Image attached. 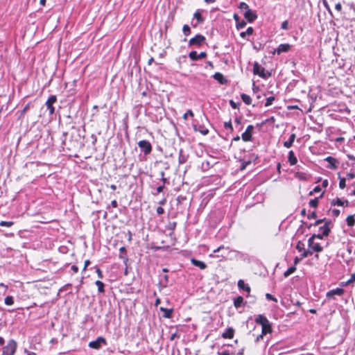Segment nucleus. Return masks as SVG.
I'll use <instances>...</instances> for the list:
<instances>
[{
    "label": "nucleus",
    "instance_id": "f257e3e1",
    "mask_svg": "<svg viewBox=\"0 0 355 355\" xmlns=\"http://www.w3.org/2000/svg\"><path fill=\"white\" fill-rule=\"evenodd\" d=\"M17 344L14 339H10L7 344L1 347V355H14L17 351Z\"/></svg>",
    "mask_w": 355,
    "mask_h": 355
},
{
    "label": "nucleus",
    "instance_id": "f03ea898",
    "mask_svg": "<svg viewBox=\"0 0 355 355\" xmlns=\"http://www.w3.org/2000/svg\"><path fill=\"white\" fill-rule=\"evenodd\" d=\"M253 73L258 75L262 78H268L271 76V73L266 71L257 62H255L253 65Z\"/></svg>",
    "mask_w": 355,
    "mask_h": 355
},
{
    "label": "nucleus",
    "instance_id": "7ed1b4c3",
    "mask_svg": "<svg viewBox=\"0 0 355 355\" xmlns=\"http://www.w3.org/2000/svg\"><path fill=\"white\" fill-rule=\"evenodd\" d=\"M206 41V38L201 34H198L195 37L191 38L189 41V46L200 47Z\"/></svg>",
    "mask_w": 355,
    "mask_h": 355
},
{
    "label": "nucleus",
    "instance_id": "20e7f679",
    "mask_svg": "<svg viewBox=\"0 0 355 355\" xmlns=\"http://www.w3.org/2000/svg\"><path fill=\"white\" fill-rule=\"evenodd\" d=\"M138 146L145 155H149L153 150L151 144L148 140H141L138 142Z\"/></svg>",
    "mask_w": 355,
    "mask_h": 355
},
{
    "label": "nucleus",
    "instance_id": "39448f33",
    "mask_svg": "<svg viewBox=\"0 0 355 355\" xmlns=\"http://www.w3.org/2000/svg\"><path fill=\"white\" fill-rule=\"evenodd\" d=\"M254 129V128L252 125H248L245 131L241 135V138L243 141L247 142L252 140V132Z\"/></svg>",
    "mask_w": 355,
    "mask_h": 355
},
{
    "label": "nucleus",
    "instance_id": "423d86ee",
    "mask_svg": "<svg viewBox=\"0 0 355 355\" xmlns=\"http://www.w3.org/2000/svg\"><path fill=\"white\" fill-rule=\"evenodd\" d=\"M71 129L72 132L71 133V137L73 140V142L78 144L80 141V139L83 137V136L80 133V128H77L75 126H72Z\"/></svg>",
    "mask_w": 355,
    "mask_h": 355
},
{
    "label": "nucleus",
    "instance_id": "0eeeda50",
    "mask_svg": "<svg viewBox=\"0 0 355 355\" xmlns=\"http://www.w3.org/2000/svg\"><path fill=\"white\" fill-rule=\"evenodd\" d=\"M57 101V97L55 95H51L49 97L47 101H46V106L49 111L50 115H52L55 112V107H53V104Z\"/></svg>",
    "mask_w": 355,
    "mask_h": 355
},
{
    "label": "nucleus",
    "instance_id": "6e6552de",
    "mask_svg": "<svg viewBox=\"0 0 355 355\" xmlns=\"http://www.w3.org/2000/svg\"><path fill=\"white\" fill-rule=\"evenodd\" d=\"M102 344L106 345V340L104 338L100 336L98 337L96 340L91 341L89 343V347L92 349H98L101 347Z\"/></svg>",
    "mask_w": 355,
    "mask_h": 355
},
{
    "label": "nucleus",
    "instance_id": "1a4fd4ad",
    "mask_svg": "<svg viewBox=\"0 0 355 355\" xmlns=\"http://www.w3.org/2000/svg\"><path fill=\"white\" fill-rule=\"evenodd\" d=\"M344 292L345 291L343 288H336V289L330 290L328 291L326 296L328 300H334L336 295L341 296L343 295Z\"/></svg>",
    "mask_w": 355,
    "mask_h": 355
},
{
    "label": "nucleus",
    "instance_id": "9d476101",
    "mask_svg": "<svg viewBox=\"0 0 355 355\" xmlns=\"http://www.w3.org/2000/svg\"><path fill=\"white\" fill-rule=\"evenodd\" d=\"M308 246L311 248L313 252H320L322 251L323 248L318 243H315L314 240L309 238L308 240Z\"/></svg>",
    "mask_w": 355,
    "mask_h": 355
},
{
    "label": "nucleus",
    "instance_id": "9b49d317",
    "mask_svg": "<svg viewBox=\"0 0 355 355\" xmlns=\"http://www.w3.org/2000/svg\"><path fill=\"white\" fill-rule=\"evenodd\" d=\"M207 54L206 52H201L200 53L198 54L196 51H192L189 53V58L192 61H196L200 59L205 58L207 57Z\"/></svg>",
    "mask_w": 355,
    "mask_h": 355
},
{
    "label": "nucleus",
    "instance_id": "f8f14e48",
    "mask_svg": "<svg viewBox=\"0 0 355 355\" xmlns=\"http://www.w3.org/2000/svg\"><path fill=\"white\" fill-rule=\"evenodd\" d=\"M324 160L328 162V166H327L328 168L330 169H336L338 168L339 162L336 158L328 156Z\"/></svg>",
    "mask_w": 355,
    "mask_h": 355
},
{
    "label": "nucleus",
    "instance_id": "ddd939ff",
    "mask_svg": "<svg viewBox=\"0 0 355 355\" xmlns=\"http://www.w3.org/2000/svg\"><path fill=\"white\" fill-rule=\"evenodd\" d=\"M244 17L248 20V22L252 23L254 21H255L257 18V15L256 12L251 9H248L244 12Z\"/></svg>",
    "mask_w": 355,
    "mask_h": 355
},
{
    "label": "nucleus",
    "instance_id": "4468645a",
    "mask_svg": "<svg viewBox=\"0 0 355 355\" xmlns=\"http://www.w3.org/2000/svg\"><path fill=\"white\" fill-rule=\"evenodd\" d=\"M291 45L289 44H281L276 49L277 54L280 55L282 53L288 52L291 50Z\"/></svg>",
    "mask_w": 355,
    "mask_h": 355
},
{
    "label": "nucleus",
    "instance_id": "2eb2a0df",
    "mask_svg": "<svg viewBox=\"0 0 355 355\" xmlns=\"http://www.w3.org/2000/svg\"><path fill=\"white\" fill-rule=\"evenodd\" d=\"M235 330L233 327H228L221 335L225 339H232L234 338Z\"/></svg>",
    "mask_w": 355,
    "mask_h": 355
},
{
    "label": "nucleus",
    "instance_id": "dca6fc26",
    "mask_svg": "<svg viewBox=\"0 0 355 355\" xmlns=\"http://www.w3.org/2000/svg\"><path fill=\"white\" fill-rule=\"evenodd\" d=\"M213 78L221 85H226L228 82L224 76L220 72L215 73L213 75Z\"/></svg>",
    "mask_w": 355,
    "mask_h": 355
},
{
    "label": "nucleus",
    "instance_id": "f3484780",
    "mask_svg": "<svg viewBox=\"0 0 355 355\" xmlns=\"http://www.w3.org/2000/svg\"><path fill=\"white\" fill-rule=\"evenodd\" d=\"M193 130L200 132L202 135H207L209 133V130L203 125H193Z\"/></svg>",
    "mask_w": 355,
    "mask_h": 355
},
{
    "label": "nucleus",
    "instance_id": "a211bd4d",
    "mask_svg": "<svg viewBox=\"0 0 355 355\" xmlns=\"http://www.w3.org/2000/svg\"><path fill=\"white\" fill-rule=\"evenodd\" d=\"M191 262L193 266L198 267L202 270H204L207 268V264L205 262L196 259L194 258L191 259Z\"/></svg>",
    "mask_w": 355,
    "mask_h": 355
},
{
    "label": "nucleus",
    "instance_id": "6ab92c4d",
    "mask_svg": "<svg viewBox=\"0 0 355 355\" xmlns=\"http://www.w3.org/2000/svg\"><path fill=\"white\" fill-rule=\"evenodd\" d=\"M261 327H262V329H261L262 335H266L267 334L272 332V326H271V323L269 322V320L268 322H266Z\"/></svg>",
    "mask_w": 355,
    "mask_h": 355
},
{
    "label": "nucleus",
    "instance_id": "aec40b11",
    "mask_svg": "<svg viewBox=\"0 0 355 355\" xmlns=\"http://www.w3.org/2000/svg\"><path fill=\"white\" fill-rule=\"evenodd\" d=\"M160 311L164 313L163 317L165 318H171L173 313V309H166L160 307Z\"/></svg>",
    "mask_w": 355,
    "mask_h": 355
},
{
    "label": "nucleus",
    "instance_id": "412c9836",
    "mask_svg": "<svg viewBox=\"0 0 355 355\" xmlns=\"http://www.w3.org/2000/svg\"><path fill=\"white\" fill-rule=\"evenodd\" d=\"M120 254L119 258L123 259V262L126 263L128 261V257L126 255V248L125 247L123 246L121 247L119 249Z\"/></svg>",
    "mask_w": 355,
    "mask_h": 355
},
{
    "label": "nucleus",
    "instance_id": "4be33fe9",
    "mask_svg": "<svg viewBox=\"0 0 355 355\" xmlns=\"http://www.w3.org/2000/svg\"><path fill=\"white\" fill-rule=\"evenodd\" d=\"M254 320L257 324H259L261 326L268 321L266 316L261 314L257 315Z\"/></svg>",
    "mask_w": 355,
    "mask_h": 355
},
{
    "label": "nucleus",
    "instance_id": "5701e85b",
    "mask_svg": "<svg viewBox=\"0 0 355 355\" xmlns=\"http://www.w3.org/2000/svg\"><path fill=\"white\" fill-rule=\"evenodd\" d=\"M238 286L240 289H242V290L246 291L248 293H250V287L249 286L248 284H245L243 280H242V279L239 280Z\"/></svg>",
    "mask_w": 355,
    "mask_h": 355
},
{
    "label": "nucleus",
    "instance_id": "b1692460",
    "mask_svg": "<svg viewBox=\"0 0 355 355\" xmlns=\"http://www.w3.org/2000/svg\"><path fill=\"white\" fill-rule=\"evenodd\" d=\"M295 137H296L295 134H294V133L291 134L290 135L288 140L284 142V146L287 148H291L293 146V144L295 141Z\"/></svg>",
    "mask_w": 355,
    "mask_h": 355
},
{
    "label": "nucleus",
    "instance_id": "393cba45",
    "mask_svg": "<svg viewBox=\"0 0 355 355\" xmlns=\"http://www.w3.org/2000/svg\"><path fill=\"white\" fill-rule=\"evenodd\" d=\"M288 159V162L290 163V164L291 166L296 164L297 162V159L295 157L293 150L289 151Z\"/></svg>",
    "mask_w": 355,
    "mask_h": 355
},
{
    "label": "nucleus",
    "instance_id": "a878e982",
    "mask_svg": "<svg viewBox=\"0 0 355 355\" xmlns=\"http://www.w3.org/2000/svg\"><path fill=\"white\" fill-rule=\"evenodd\" d=\"M319 230L322 233V236H328L331 232V227L322 225L320 227Z\"/></svg>",
    "mask_w": 355,
    "mask_h": 355
},
{
    "label": "nucleus",
    "instance_id": "bb28decb",
    "mask_svg": "<svg viewBox=\"0 0 355 355\" xmlns=\"http://www.w3.org/2000/svg\"><path fill=\"white\" fill-rule=\"evenodd\" d=\"M243 304V298L241 296H238L234 300V305L236 308H239Z\"/></svg>",
    "mask_w": 355,
    "mask_h": 355
},
{
    "label": "nucleus",
    "instance_id": "cd10ccee",
    "mask_svg": "<svg viewBox=\"0 0 355 355\" xmlns=\"http://www.w3.org/2000/svg\"><path fill=\"white\" fill-rule=\"evenodd\" d=\"M254 33V29L252 27H248L245 31L240 33V36L242 38H245L246 35H251Z\"/></svg>",
    "mask_w": 355,
    "mask_h": 355
},
{
    "label": "nucleus",
    "instance_id": "c85d7f7f",
    "mask_svg": "<svg viewBox=\"0 0 355 355\" xmlns=\"http://www.w3.org/2000/svg\"><path fill=\"white\" fill-rule=\"evenodd\" d=\"M193 18L196 19L197 20V22L200 24H202L205 21V19L204 17H202L200 10H197L193 14Z\"/></svg>",
    "mask_w": 355,
    "mask_h": 355
},
{
    "label": "nucleus",
    "instance_id": "c756f323",
    "mask_svg": "<svg viewBox=\"0 0 355 355\" xmlns=\"http://www.w3.org/2000/svg\"><path fill=\"white\" fill-rule=\"evenodd\" d=\"M346 222L349 227H353L355 225L354 215H349L346 218Z\"/></svg>",
    "mask_w": 355,
    "mask_h": 355
},
{
    "label": "nucleus",
    "instance_id": "7c9ffc66",
    "mask_svg": "<svg viewBox=\"0 0 355 355\" xmlns=\"http://www.w3.org/2000/svg\"><path fill=\"white\" fill-rule=\"evenodd\" d=\"M241 98L242 101L246 104V105H250L252 103V98L251 97L245 94H241Z\"/></svg>",
    "mask_w": 355,
    "mask_h": 355
},
{
    "label": "nucleus",
    "instance_id": "2f4dec72",
    "mask_svg": "<svg viewBox=\"0 0 355 355\" xmlns=\"http://www.w3.org/2000/svg\"><path fill=\"white\" fill-rule=\"evenodd\" d=\"M159 284L161 285L163 288L167 287L168 284V276L167 275H164L162 277V279L159 281Z\"/></svg>",
    "mask_w": 355,
    "mask_h": 355
},
{
    "label": "nucleus",
    "instance_id": "473e14b6",
    "mask_svg": "<svg viewBox=\"0 0 355 355\" xmlns=\"http://www.w3.org/2000/svg\"><path fill=\"white\" fill-rule=\"evenodd\" d=\"M95 284L98 286V291L99 293H105V289H104L105 285H104L103 282H102L100 280H97V281H96Z\"/></svg>",
    "mask_w": 355,
    "mask_h": 355
},
{
    "label": "nucleus",
    "instance_id": "72a5a7b5",
    "mask_svg": "<svg viewBox=\"0 0 355 355\" xmlns=\"http://www.w3.org/2000/svg\"><path fill=\"white\" fill-rule=\"evenodd\" d=\"M331 206H344V202H343V200L339 198H336V199H334L331 202Z\"/></svg>",
    "mask_w": 355,
    "mask_h": 355
},
{
    "label": "nucleus",
    "instance_id": "f704fd0d",
    "mask_svg": "<svg viewBox=\"0 0 355 355\" xmlns=\"http://www.w3.org/2000/svg\"><path fill=\"white\" fill-rule=\"evenodd\" d=\"M295 270H296V266L293 265V266H291L290 268H288L286 272H284V276L285 277H287L289 275H291V274H293Z\"/></svg>",
    "mask_w": 355,
    "mask_h": 355
},
{
    "label": "nucleus",
    "instance_id": "c9c22d12",
    "mask_svg": "<svg viewBox=\"0 0 355 355\" xmlns=\"http://www.w3.org/2000/svg\"><path fill=\"white\" fill-rule=\"evenodd\" d=\"M338 178H339V187L341 189H343L345 188L346 187V179L345 178H342L340 176V174L338 173Z\"/></svg>",
    "mask_w": 355,
    "mask_h": 355
},
{
    "label": "nucleus",
    "instance_id": "e433bc0d",
    "mask_svg": "<svg viewBox=\"0 0 355 355\" xmlns=\"http://www.w3.org/2000/svg\"><path fill=\"white\" fill-rule=\"evenodd\" d=\"M319 204V198H315L309 201V205L310 207L317 208Z\"/></svg>",
    "mask_w": 355,
    "mask_h": 355
},
{
    "label": "nucleus",
    "instance_id": "4c0bfd02",
    "mask_svg": "<svg viewBox=\"0 0 355 355\" xmlns=\"http://www.w3.org/2000/svg\"><path fill=\"white\" fill-rule=\"evenodd\" d=\"M4 303L8 306L12 305L14 304L13 297L10 295L6 296L4 299Z\"/></svg>",
    "mask_w": 355,
    "mask_h": 355
},
{
    "label": "nucleus",
    "instance_id": "58836bf2",
    "mask_svg": "<svg viewBox=\"0 0 355 355\" xmlns=\"http://www.w3.org/2000/svg\"><path fill=\"white\" fill-rule=\"evenodd\" d=\"M182 150L181 149L179 153L178 162L180 164H182L187 162V157L182 154Z\"/></svg>",
    "mask_w": 355,
    "mask_h": 355
},
{
    "label": "nucleus",
    "instance_id": "ea45409f",
    "mask_svg": "<svg viewBox=\"0 0 355 355\" xmlns=\"http://www.w3.org/2000/svg\"><path fill=\"white\" fill-rule=\"evenodd\" d=\"M223 126L225 129L229 130L230 132H232L234 130L231 120L225 122Z\"/></svg>",
    "mask_w": 355,
    "mask_h": 355
},
{
    "label": "nucleus",
    "instance_id": "a19ab883",
    "mask_svg": "<svg viewBox=\"0 0 355 355\" xmlns=\"http://www.w3.org/2000/svg\"><path fill=\"white\" fill-rule=\"evenodd\" d=\"M182 32L185 36H188L191 33L190 27L188 25L184 24L182 27Z\"/></svg>",
    "mask_w": 355,
    "mask_h": 355
},
{
    "label": "nucleus",
    "instance_id": "79ce46f5",
    "mask_svg": "<svg viewBox=\"0 0 355 355\" xmlns=\"http://www.w3.org/2000/svg\"><path fill=\"white\" fill-rule=\"evenodd\" d=\"M303 252L301 254V256H302V258H306L309 255H311L313 254V250H305L304 248V250H302Z\"/></svg>",
    "mask_w": 355,
    "mask_h": 355
},
{
    "label": "nucleus",
    "instance_id": "37998d69",
    "mask_svg": "<svg viewBox=\"0 0 355 355\" xmlns=\"http://www.w3.org/2000/svg\"><path fill=\"white\" fill-rule=\"evenodd\" d=\"M246 26L245 20H241L239 22L236 24V27L238 30L243 28Z\"/></svg>",
    "mask_w": 355,
    "mask_h": 355
},
{
    "label": "nucleus",
    "instance_id": "c03bdc74",
    "mask_svg": "<svg viewBox=\"0 0 355 355\" xmlns=\"http://www.w3.org/2000/svg\"><path fill=\"white\" fill-rule=\"evenodd\" d=\"M242 117H236L234 120V122L238 125L239 127V131H241L243 129V125L241 123Z\"/></svg>",
    "mask_w": 355,
    "mask_h": 355
},
{
    "label": "nucleus",
    "instance_id": "a18cd8bd",
    "mask_svg": "<svg viewBox=\"0 0 355 355\" xmlns=\"http://www.w3.org/2000/svg\"><path fill=\"white\" fill-rule=\"evenodd\" d=\"M275 96H273L267 98L266 103H265V106L268 107V106L271 105L272 104V102L275 101Z\"/></svg>",
    "mask_w": 355,
    "mask_h": 355
},
{
    "label": "nucleus",
    "instance_id": "49530a36",
    "mask_svg": "<svg viewBox=\"0 0 355 355\" xmlns=\"http://www.w3.org/2000/svg\"><path fill=\"white\" fill-rule=\"evenodd\" d=\"M324 220H325V218H322V219H318L314 223L308 225L307 227L309 229V228H311V226H318L320 223H323Z\"/></svg>",
    "mask_w": 355,
    "mask_h": 355
},
{
    "label": "nucleus",
    "instance_id": "de8ad7c7",
    "mask_svg": "<svg viewBox=\"0 0 355 355\" xmlns=\"http://www.w3.org/2000/svg\"><path fill=\"white\" fill-rule=\"evenodd\" d=\"M229 103L233 109L239 108V106L241 105L240 102L236 103L233 100H230Z\"/></svg>",
    "mask_w": 355,
    "mask_h": 355
},
{
    "label": "nucleus",
    "instance_id": "09e8293b",
    "mask_svg": "<svg viewBox=\"0 0 355 355\" xmlns=\"http://www.w3.org/2000/svg\"><path fill=\"white\" fill-rule=\"evenodd\" d=\"M304 244L300 241H298V243L296 245V249L299 252H302V250H304Z\"/></svg>",
    "mask_w": 355,
    "mask_h": 355
},
{
    "label": "nucleus",
    "instance_id": "8fccbe9b",
    "mask_svg": "<svg viewBox=\"0 0 355 355\" xmlns=\"http://www.w3.org/2000/svg\"><path fill=\"white\" fill-rule=\"evenodd\" d=\"M239 8L241 10H245V11L248 10V9H250L248 5L245 2H241L239 6Z\"/></svg>",
    "mask_w": 355,
    "mask_h": 355
},
{
    "label": "nucleus",
    "instance_id": "3c124183",
    "mask_svg": "<svg viewBox=\"0 0 355 355\" xmlns=\"http://www.w3.org/2000/svg\"><path fill=\"white\" fill-rule=\"evenodd\" d=\"M13 224L12 221H1L0 223V225L3 227H11Z\"/></svg>",
    "mask_w": 355,
    "mask_h": 355
},
{
    "label": "nucleus",
    "instance_id": "603ef678",
    "mask_svg": "<svg viewBox=\"0 0 355 355\" xmlns=\"http://www.w3.org/2000/svg\"><path fill=\"white\" fill-rule=\"evenodd\" d=\"M266 298L268 300H271V301L277 302V299L276 297H275L272 295L270 294V293H266Z\"/></svg>",
    "mask_w": 355,
    "mask_h": 355
},
{
    "label": "nucleus",
    "instance_id": "864d4df0",
    "mask_svg": "<svg viewBox=\"0 0 355 355\" xmlns=\"http://www.w3.org/2000/svg\"><path fill=\"white\" fill-rule=\"evenodd\" d=\"M30 108V103H27L25 107H24V109L21 111V114H20V116L19 117H21L24 116V114L29 110Z\"/></svg>",
    "mask_w": 355,
    "mask_h": 355
},
{
    "label": "nucleus",
    "instance_id": "5fc2aeb1",
    "mask_svg": "<svg viewBox=\"0 0 355 355\" xmlns=\"http://www.w3.org/2000/svg\"><path fill=\"white\" fill-rule=\"evenodd\" d=\"M188 116H193V113L192 112V110H188L187 112L186 113L184 114L183 115V119L184 120H187V118H188Z\"/></svg>",
    "mask_w": 355,
    "mask_h": 355
},
{
    "label": "nucleus",
    "instance_id": "6e6d98bb",
    "mask_svg": "<svg viewBox=\"0 0 355 355\" xmlns=\"http://www.w3.org/2000/svg\"><path fill=\"white\" fill-rule=\"evenodd\" d=\"M322 3L324 5V6L325 7V8L328 10V12L332 15V12H331V8L328 4V2L327 0H322Z\"/></svg>",
    "mask_w": 355,
    "mask_h": 355
},
{
    "label": "nucleus",
    "instance_id": "4d7b16f0",
    "mask_svg": "<svg viewBox=\"0 0 355 355\" xmlns=\"http://www.w3.org/2000/svg\"><path fill=\"white\" fill-rule=\"evenodd\" d=\"M325 236H322V233L321 234H313L310 238L312 239H322Z\"/></svg>",
    "mask_w": 355,
    "mask_h": 355
},
{
    "label": "nucleus",
    "instance_id": "13d9d810",
    "mask_svg": "<svg viewBox=\"0 0 355 355\" xmlns=\"http://www.w3.org/2000/svg\"><path fill=\"white\" fill-rule=\"evenodd\" d=\"M321 191V188L320 186H316L313 191L309 192V196L313 195V193H318Z\"/></svg>",
    "mask_w": 355,
    "mask_h": 355
},
{
    "label": "nucleus",
    "instance_id": "bf43d9fd",
    "mask_svg": "<svg viewBox=\"0 0 355 355\" xmlns=\"http://www.w3.org/2000/svg\"><path fill=\"white\" fill-rule=\"evenodd\" d=\"M281 28L284 30H287L288 28V21H284L282 23Z\"/></svg>",
    "mask_w": 355,
    "mask_h": 355
},
{
    "label": "nucleus",
    "instance_id": "052dcab7",
    "mask_svg": "<svg viewBox=\"0 0 355 355\" xmlns=\"http://www.w3.org/2000/svg\"><path fill=\"white\" fill-rule=\"evenodd\" d=\"M96 272L99 279H103V272L101 271V270L99 268H96Z\"/></svg>",
    "mask_w": 355,
    "mask_h": 355
},
{
    "label": "nucleus",
    "instance_id": "680f3d73",
    "mask_svg": "<svg viewBox=\"0 0 355 355\" xmlns=\"http://www.w3.org/2000/svg\"><path fill=\"white\" fill-rule=\"evenodd\" d=\"M355 282V273H353L351 275L350 279L346 282V285L349 284L350 283Z\"/></svg>",
    "mask_w": 355,
    "mask_h": 355
},
{
    "label": "nucleus",
    "instance_id": "e2e57ef3",
    "mask_svg": "<svg viewBox=\"0 0 355 355\" xmlns=\"http://www.w3.org/2000/svg\"><path fill=\"white\" fill-rule=\"evenodd\" d=\"M340 214V211L339 209H334L332 210V216L334 217L339 216Z\"/></svg>",
    "mask_w": 355,
    "mask_h": 355
},
{
    "label": "nucleus",
    "instance_id": "0e129e2a",
    "mask_svg": "<svg viewBox=\"0 0 355 355\" xmlns=\"http://www.w3.org/2000/svg\"><path fill=\"white\" fill-rule=\"evenodd\" d=\"M176 225H177L176 222L169 223L168 229L171 230H174L176 227Z\"/></svg>",
    "mask_w": 355,
    "mask_h": 355
},
{
    "label": "nucleus",
    "instance_id": "69168bd1",
    "mask_svg": "<svg viewBox=\"0 0 355 355\" xmlns=\"http://www.w3.org/2000/svg\"><path fill=\"white\" fill-rule=\"evenodd\" d=\"M302 259H303V258H302L301 255H300V257H295L294 259V266H296V265H297Z\"/></svg>",
    "mask_w": 355,
    "mask_h": 355
},
{
    "label": "nucleus",
    "instance_id": "338daca9",
    "mask_svg": "<svg viewBox=\"0 0 355 355\" xmlns=\"http://www.w3.org/2000/svg\"><path fill=\"white\" fill-rule=\"evenodd\" d=\"M317 217V214L315 211H313L312 213L308 214L307 216V218L309 219H313V218H315Z\"/></svg>",
    "mask_w": 355,
    "mask_h": 355
},
{
    "label": "nucleus",
    "instance_id": "774afa93",
    "mask_svg": "<svg viewBox=\"0 0 355 355\" xmlns=\"http://www.w3.org/2000/svg\"><path fill=\"white\" fill-rule=\"evenodd\" d=\"M156 211L158 215H162L164 213V209L162 207H158L156 209Z\"/></svg>",
    "mask_w": 355,
    "mask_h": 355
}]
</instances>
